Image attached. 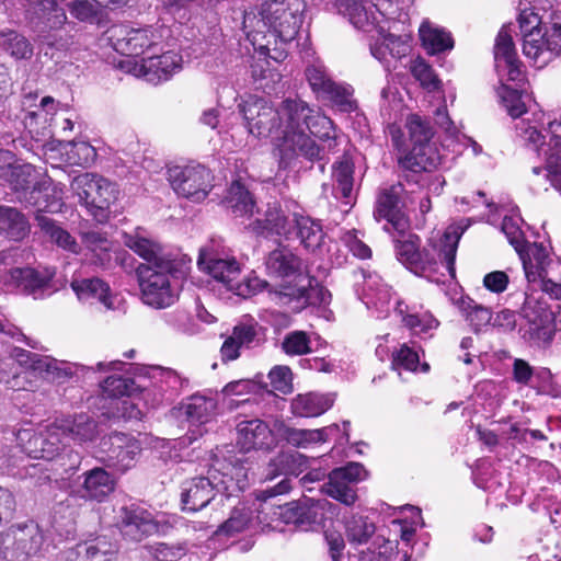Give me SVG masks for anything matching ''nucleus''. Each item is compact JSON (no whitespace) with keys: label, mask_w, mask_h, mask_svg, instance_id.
Instances as JSON below:
<instances>
[{"label":"nucleus","mask_w":561,"mask_h":561,"mask_svg":"<svg viewBox=\"0 0 561 561\" xmlns=\"http://www.w3.org/2000/svg\"><path fill=\"white\" fill-rule=\"evenodd\" d=\"M314 110L300 99H286L279 106L280 128V164L289 167L294 159L302 158L311 163H318L319 170L324 171L328 163V150L306 134Z\"/></svg>","instance_id":"1"},{"label":"nucleus","mask_w":561,"mask_h":561,"mask_svg":"<svg viewBox=\"0 0 561 561\" xmlns=\"http://www.w3.org/2000/svg\"><path fill=\"white\" fill-rule=\"evenodd\" d=\"M247 470L240 459L216 460L206 476H196L181 483L183 511L198 512L206 507L217 494L230 497L243 488Z\"/></svg>","instance_id":"2"},{"label":"nucleus","mask_w":561,"mask_h":561,"mask_svg":"<svg viewBox=\"0 0 561 561\" xmlns=\"http://www.w3.org/2000/svg\"><path fill=\"white\" fill-rule=\"evenodd\" d=\"M460 237L461 232H458L457 229L448 228L444 233L440 249L431 245L421 250L420 237L409 232L407 239L394 240L396 256L415 275L439 283L440 277L438 275H445L439 273L440 266H444L453 278L455 277V260Z\"/></svg>","instance_id":"3"},{"label":"nucleus","mask_w":561,"mask_h":561,"mask_svg":"<svg viewBox=\"0 0 561 561\" xmlns=\"http://www.w3.org/2000/svg\"><path fill=\"white\" fill-rule=\"evenodd\" d=\"M549 25L548 27L535 8H525L518 15L523 53L538 68L547 66L561 53V13H552Z\"/></svg>","instance_id":"4"},{"label":"nucleus","mask_w":561,"mask_h":561,"mask_svg":"<svg viewBox=\"0 0 561 561\" xmlns=\"http://www.w3.org/2000/svg\"><path fill=\"white\" fill-rule=\"evenodd\" d=\"M188 265L183 260L157 265L139 264L136 275L141 290L142 301L157 309H163L178 299L179 279L184 278Z\"/></svg>","instance_id":"5"},{"label":"nucleus","mask_w":561,"mask_h":561,"mask_svg":"<svg viewBox=\"0 0 561 561\" xmlns=\"http://www.w3.org/2000/svg\"><path fill=\"white\" fill-rule=\"evenodd\" d=\"M4 352L9 354V360L15 362L21 367V371L14 373L11 380H5L11 389L24 388V382L21 379H26L23 374H26L27 370L38 374L49 382L62 385L73 379L80 368L77 364L34 354L16 346H7Z\"/></svg>","instance_id":"6"},{"label":"nucleus","mask_w":561,"mask_h":561,"mask_svg":"<svg viewBox=\"0 0 561 561\" xmlns=\"http://www.w3.org/2000/svg\"><path fill=\"white\" fill-rule=\"evenodd\" d=\"M324 476L322 470H312L301 478L300 483L309 492L318 489L345 506H352L358 499L355 485L365 480L368 472L362 463L351 461L333 469L328 474V481L319 483Z\"/></svg>","instance_id":"7"},{"label":"nucleus","mask_w":561,"mask_h":561,"mask_svg":"<svg viewBox=\"0 0 561 561\" xmlns=\"http://www.w3.org/2000/svg\"><path fill=\"white\" fill-rule=\"evenodd\" d=\"M71 191L79 197L91 216L99 222L108 220L111 206L116 202L118 190L116 184L93 173H81L70 183Z\"/></svg>","instance_id":"8"},{"label":"nucleus","mask_w":561,"mask_h":561,"mask_svg":"<svg viewBox=\"0 0 561 561\" xmlns=\"http://www.w3.org/2000/svg\"><path fill=\"white\" fill-rule=\"evenodd\" d=\"M407 191L400 182L382 186L378 190L374 209V218L377 221L386 220L383 229L388 232L396 231L400 237H405L410 229V219L405 214Z\"/></svg>","instance_id":"9"},{"label":"nucleus","mask_w":561,"mask_h":561,"mask_svg":"<svg viewBox=\"0 0 561 561\" xmlns=\"http://www.w3.org/2000/svg\"><path fill=\"white\" fill-rule=\"evenodd\" d=\"M405 126L412 148L408 154L399 160L400 165L413 173L428 171L435 165L433 158L430 156V140L434 135L430 121L417 114H411Z\"/></svg>","instance_id":"10"},{"label":"nucleus","mask_w":561,"mask_h":561,"mask_svg":"<svg viewBox=\"0 0 561 561\" xmlns=\"http://www.w3.org/2000/svg\"><path fill=\"white\" fill-rule=\"evenodd\" d=\"M168 179L179 196L196 203L204 201L214 186L211 171L199 163L174 165L168 170Z\"/></svg>","instance_id":"11"},{"label":"nucleus","mask_w":561,"mask_h":561,"mask_svg":"<svg viewBox=\"0 0 561 561\" xmlns=\"http://www.w3.org/2000/svg\"><path fill=\"white\" fill-rule=\"evenodd\" d=\"M43 543V531L33 520L12 525L2 534V559L26 561L41 551Z\"/></svg>","instance_id":"12"},{"label":"nucleus","mask_w":561,"mask_h":561,"mask_svg":"<svg viewBox=\"0 0 561 561\" xmlns=\"http://www.w3.org/2000/svg\"><path fill=\"white\" fill-rule=\"evenodd\" d=\"M140 451V444L133 436L113 432L101 438L99 459L105 467L125 473L136 465Z\"/></svg>","instance_id":"13"},{"label":"nucleus","mask_w":561,"mask_h":561,"mask_svg":"<svg viewBox=\"0 0 561 561\" xmlns=\"http://www.w3.org/2000/svg\"><path fill=\"white\" fill-rule=\"evenodd\" d=\"M239 107L251 135L280 140L279 107L274 108L265 99L256 96H250Z\"/></svg>","instance_id":"14"},{"label":"nucleus","mask_w":561,"mask_h":561,"mask_svg":"<svg viewBox=\"0 0 561 561\" xmlns=\"http://www.w3.org/2000/svg\"><path fill=\"white\" fill-rule=\"evenodd\" d=\"M261 21L283 42H290L298 34L302 24V14L298 5L293 7L285 0L264 2L260 10Z\"/></svg>","instance_id":"15"},{"label":"nucleus","mask_w":561,"mask_h":561,"mask_svg":"<svg viewBox=\"0 0 561 561\" xmlns=\"http://www.w3.org/2000/svg\"><path fill=\"white\" fill-rule=\"evenodd\" d=\"M307 467V457L297 451H282L272 458L267 466L266 478L274 479L284 476L276 485L264 490V500L285 494L291 489V478L298 477Z\"/></svg>","instance_id":"16"},{"label":"nucleus","mask_w":561,"mask_h":561,"mask_svg":"<svg viewBox=\"0 0 561 561\" xmlns=\"http://www.w3.org/2000/svg\"><path fill=\"white\" fill-rule=\"evenodd\" d=\"M116 526L123 537L134 542L158 533L159 524L152 514L137 504L122 506L116 516Z\"/></svg>","instance_id":"17"},{"label":"nucleus","mask_w":561,"mask_h":561,"mask_svg":"<svg viewBox=\"0 0 561 561\" xmlns=\"http://www.w3.org/2000/svg\"><path fill=\"white\" fill-rule=\"evenodd\" d=\"M111 41L114 49L126 56H140L150 54L158 47V38L150 28H129L116 26L111 31Z\"/></svg>","instance_id":"18"},{"label":"nucleus","mask_w":561,"mask_h":561,"mask_svg":"<svg viewBox=\"0 0 561 561\" xmlns=\"http://www.w3.org/2000/svg\"><path fill=\"white\" fill-rule=\"evenodd\" d=\"M54 273L48 270L39 272L32 267H14L2 273V285L9 290H19L37 299L50 289Z\"/></svg>","instance_id":"19"},{"label":"nucleus","mask_w":561,"mask_h":561,"mask_svg":"<svg viewBox=\"0 0 561 561\" xmlns=\"http://www.w3.org/2000/svg\"><path fill=\"white\" fill-rule=\"evenodd\" d=\"M35 169L30 163L8 162L2 167V188L4 198L11 203L24 205L34 185Z\"/></svg>","instance_id":"20"},{"label":"nucleus","mask_w":561,"mask_h":561,"mask_svg":"<svg viewBox=\"0 0 561 561\" xmlns=\"http://www.w3.org/2000/svg\"><path fill=\"white\" fill-rule=\"evenodd\" d=\"M329 504L324 499L316 500L305 495L302 501L279 506L278 516L285 524L307 529L322 519L323 511Z\"/></svg>","instance_id":"21"},{"label":"nucleus","mask_w":561,"mask_h":561,"mask_svg":"<svg viewBox=\"0 0 561 561\" xmlns=\"http://www.w3.org/2000/svg\"><path fill=\"white\" fill-rule=\"evenodd\" d=\"M237 443L243 450H270L276 445L275 428L261 419L240 420L236 426Z\"/></svg>","instance_id":"22"},{"label":"nucleus","mask_w":561,"mask_h":561,"mask_svg":"<svg viewBox=\"0 0 561 561\" xmlns=\"http://www.w3.org/2000/svg\"><path fill=\"white\" fill-rule=\"evenodd\" d=\"M244 228L264 238L276 236L290 239L293 237V219L276 203L268 204L264 217L250 221Z\"/></svg>","instance_id":"23"},{"label":"nucleus","mask_w":561,"mask_h":561,"mask_svg":"<svg viewBox=\"0 0 561 561\" xmlns=\"http://www.w3.org/2000/svg\"><path fill=\"white\" fill-rule=\"evenodd\" d=\"M197 264L214 279L222 283L228 290L240 275V266L234 257H221L213 249H201Z\"/></svg>","instance_id":"24"},{"label":"nucleus","mask_w":561,"mask_h":561,"mask_svg":"<svg viewBox=\"0 0 561 561\" xmlns=\"http://www.w3.org/2000/svg\"><path fill=\"white\" fill-rule=\"evenodd\" d=\"M516 252L522 261L528 283H536L539 277L553 274L554 270H552L550 263H556L557 261L549 257L547 248L541 243L526 241Z\"/></svg>","instance_id":"25"},{"label":"nucleus","mask_w":561,"mask_h":561,"mask_svg":"<svg viewBox=\"0 0 561 561\" xmlns=\"http://www.w3.org/2000/svg\"><path fill=\"white\" fill-rule=\"evenodd\" d=\"M337 431L339 425L336 424L319 430H304L293 427L284 421L275 422V435L277 439L284 440L296 448H308L313 444L327 442L329 437Z\"/></svg>","instance_id":"26"},{"label":"nucleus","mask_w":561,"mask_h":561,"mask_svg":"<svg viewBox=\"0 0 561 561\" xmlns=\"http://www.w3.org/2000/svg\"><path fill=\"white\" fill-rule=\"evenodd\" d=\"M24 206L36 208V214L45 215V213H58L61 210L62 201L53 180L43 175L32 186V192L24 203Z\"/></svg>","instance_id":"27"},{"label":"nucleus","mask_w":561,"mask_h":561,"mask_svg":"<svg viewBox=\"0 0 561 561\" xmlns=\"http://www.w3.org/2000/svg\"><path fill=\"white\" fill-rule=\"evenodd\" d=\"M266 270L270 275L278 278L304 277V262L286 247L271 251L265 260Z\"/></svg>","instance_id":"28"},{"label":"nucleus","mask_w":561,"mask_h":561,"mask_svg":"<svg viewBox=\"0 0 561 561\" xmlns=\"http://www.w3.org/2000/svg\"><path fill=\"white\" fill-rule=\"evenodd\" d=\"M61 436H68L79 444L93 442L100 434L98 422L85 413L56 420Z\"/></svg>","instance_id":"29"},{"label":"nucleus","mask_w":561,"mask_h":561,"mask_svg":"<svg viewBox=\"0 0 561 561\" xmlns=\"http://www.w3.org/2000/svg\"><path fill=\"white\" fill-rule=\"evenodd\" d=\"M222 203L234 219H250L259 213L252 193L240 181L231 183Z\"/></svg>","instance_id":"30"},{"label":"nucleus","mask_w":561,"mask_h":561,"mask_svg":"<svg viewBox=\"0 0 561 561\" xmlns=\"http://www.w3.org/2000/svg\"><path fill=\"white\" fill-rule=\"evenodd\" d=\"M535 302H537V300L531 295L524 293L522 311L524 316L529 319V330L527 333L529 334V340L534 343L548 345L551 343L554 334L551 325L553 320L552 312L539 306L541 313L538 316V319L531 318L529 310L533 309Z\"/></svg>","instance_id":"31"},{"label":"nucleus","mask_w":561,"mask_h":561,"mask_svg":"<svg viewBox=\"0 0 561 561\" xmlns=\"http://www.w3.org/2000/svg\"><path fill=\"white\" fill-rule=\"evenodd\" d=\"M354 163L350 158H342L332 165L331 192L335 199L350 205L354 198Z\"/></svg>","instance_id":"32"},{"label":"nucleus","mask_w":561,"mask_h":561,"mask_svg":"<svg viewBox=\"0 0 561 561\" xmlns=\"http://www.w3.org/2000/svg\"><path fill=\"white\" fill-rule=\"evenodd\" d=\"M82 497L102 502L115 489V479L103 468H93L83 473Z\"/></svg>","instance_id":"33"},{"label":"nucleus","mask_w":561,"mask_h":561,"mask_svg":"<svg viewBox=\"0 0 561 561\" xmlns=\"http://www.w3.org/2000/svg\"><path fill=\"white\" fill-rule=\"evenodd\" d=\"M217 410V400L213 397L195 393L181 403L180 412L192 424H204L213 419Z\"/></svg>","instance_id":"34"},{"label":"nucleus","mask_w":561,"mask_h":561,"mask_svg":"<svg viewBox=\"0 0 561 561\" xmlns=\"http://www.w3.org/2000/svg\"><path fill=\"white\" fill-rule=\"evenodd\" d=\"M157 48L151 50V54L142 59V68L146 75H153L159 81H167L181 69L182 59L174 51H165L161 55H157Z\"/></svg>","instance_id":"35"},{"label":"nucleus","mask_w":561,"mask_h":561,"mask_svg":"<svg viewBox=\"0 0 561 561\" xmlns=\"http://www.w3.org/2000/svg\"><path fill=\"white\" fill-rule=\"evenodd\" d=\"M35 220L37 226L41 228L44 234L49 238L51 243L69 253H80L81 247L75 237H72L66 229H64L56 220L42 214H36Z\"/></svg>","instance_id":"36"},{"label":"nucleus","mask_w":561,"mask_h":561,"mask_svg":"<svg viewBox=\"0 0 561 561\" xmlns=\"http://www.w3.org/2000/svg\"><path fill=\"white\" fill-rule=\"evenodd\" d=\"M304 280L306 284L291 288V291L285 295L295 298L302 306H327L330 304L331 293L321 286L316 277L306 275L299 282Z\"/></svg>","instance_id":"37"},{"label":"nucleus","mask_w":561,"mask_h":561,"mask_svg":"<svg viewBox=\"0 0 561 561\" xmlns=\"http://www.w3.org/2000/svg\"><path fill=\"white\" fill-rule=\"evenodd\" d=\"M333 404L330 394L306 393L298 394L291 402V411L301 417H313L323 414Z\"/></svg>","instance_id":"38"},{"label":"nucleus","mask_w":561,"mask_h":561,"mask_svg":"<svg viewBox=\"0 0 561 561\" xmlns=\"http://www.w3.org/2000/svg\"><path fill=\"white\" fill-rule=\"evenodd\" d=\"M124 244L133 250L136 254L142 257L146 263L150 265H157L165 262H179L176 259L167 257L159 244L153 241L139 237L137 234H125Z\"/></svg>","instance_id":"39"},{"label":"nucleus","mask_w":561,"mask_h":561,"mask_svg":"<svg viewBox=\"0 0 561 561\" xmlns=\"http://www.w3.org/2000/svg\"><path fill=\"white\" fill-rule=\"evenodd\" d=\"M116 553V546L105 537L79 543L76 547V561H111Z\"/></svg>","instance_id":"40"},{"label":"nucleus","mask_w":561,"mask_h":561,"mask_svg":"<svg viewBox=\"0 0 561 561\" xmlns=\"http://www.w3.org/2000/svg\"><path fill=\"white\" fill-rule=\"evenodd\" d=\"M31 230L26 216L14 207L2 206V236L12 241H22Z\"/></svg>","instance_id":"41"},{"label":"nucleus","mask_w":561,"mask_h":561,"mask_svg":"<svg viewBox=\"0 0 561 561\" xmlns=\"http://www.w3.org/2000/svg\"><path fill=\"white\" fill-rule=\"evenodd\" d=\"M80 300L96 298L106 308L112 307L110 286L99 277L73 279L70 284Z\"/></svg>","instance_id":"42"},{"label":"nucleus","mask_w":561,"mask_h":561,"mask_svg":"<svg viewBox=\"0 0 561 561\" xmlns=\"http://www.w3.org/2000/svg\"><path fill=\"white\" fill-rule=\"evenodd\" d=\"M296 236L308 250H316L321 245L323 231L320 224L307 216L294 215L293 236Z\"/></svg>","instance_id":"43"},{"label":"nucleus","mask_w":561,"mask_h":561,"mask_svg":"<svg viewBox=\"0 0 561 561\" xmlns=\"http://www.w3.org/2000/svg\"><path fill=\"white\" fill-rule=\"evenodd\" d=\"M420 37L424 48L431 55L440 54L454 47V41L448 32L426 24L421 25Z\"/></svg>","instance_id":"44"},{"label":"nucleus","mask_w":561,"mask_h":561,"mask_svg":"<svg viewBox=\"0 0 561 561\" xmlns=\"http://www.w3.org/2000/svg\"><path fill=\"white\" fill-rule=\"evenodd\" d=\"M309 133L319 138L321 141L327 145H318L319 147H324L328 150V156L336 146V136L335 129L333 126V122L314 111L311 121L309 122L308 128Z\"/></svg>","instance_id":"45"},{"label":"nucleus","mask_w":561,"mask_h":561,"mask_svg":"<svg viewBox=\"0 0 561 561\" xmlns=\"http://www.w3.org/2000/svg\"><path fill=\"white\" fill-rule=\"evenodd\" d=\"M39 459L54 460L61 450V433L56 421L38 431Z\"/></svg>","instance_id":"46"},{"label":"nucleus","mask_w":561,"mask_h":561,"mask_svg":"<svg viewBox=\"0 0 561 561\" xmlns=\"http://www.w3.org/2000/svg\"><path fill=\"white\" fill-rule=\"evenodd\" d=\"M101 390L104 399H121L134 396L138 387L131 378L113 375L103 381Z\"/></svg>","instance_id":"47"},{"label":"nucleus","mask_w":561,"mask_h":561,"mask_svg":"<svg viewBox=\"0 0 561 561\" xmlns=\"http://www.w3.org/2000/svg\"><path fill=\"white\" fill-rule=\"evenodd\" d=\"M81 239L85 247L92 252L93 257H95L93 260L94 264L105 265L110 262V243L106 234L94 230L82 231Z\"/></svg>","instance_id":"48"},{"label":"nucleus","mask_w":561,"mask_h":561,"mask_svg":"<svg viewBox=\"0 0 561 561\" xmlns=\"http://www.w3.org/2000/svg\"><path fill=\"white\" fill-rule=\"evenodd\" d=\"M376 527L368 517L354 515L345 524L346 537L351 543H366L375 534Z\"/></svg>","instance_id":"49"},{"label":"nucleus","mask_w":561,"mask_h":561,"mask_svg":"<svg viewBox=\"0 0 561 561\" xmlns=\"http://www.w3.org/2000/svg\"><path fill=\"white\" fill-rule=\"evenodd\" d=\"M2 50L15 60L30 59L33 55L30 41L14 31L2 33Z\"/></svg>","instance_id":"50"},{"label":"nucleus","mask_w":561,"mask_h":561,"mask_svg":"<svg viewBox=\"0 0 561 561\" xmlns=\"http://www.w3.org/2000/svg\"><path fill=\"white\" fill-rule=\"evenodd\" d=\"M459 308L474 332H479L492 320V311L470 298L461 299Z\"/></svg>","instance_id":"51"},{"label":"nucleus","mask_w":561,"mask_h":561,"mask_svg":"<svg viewBox=\"0 0 561 561\" xmlns=\"http://www.w3.org/2000/svg\"><path fill=\"white\" fill-rule=\"evenodd\" d=\"M352 96L353 89L351 87L334 81L320 99L329 100L341 112L351 113L357 107V104Z\"/></svg>","instance_id":"52"},{"label":"nucleus","mask_w":561,"mask_h":561,"mask_svg":"<svg viewBox=\"0 0 561 561\" xmlns=\"http://www.w3.org/2000/svg\"><path fill=\"white\" fill-rule=\"evenodd\" d=\"M550 140L546 148L541 147V154L546 158V171H561V136L556 133L561 129V123L551 122Z\"/></svg>","instance_id":"53"},{"label":"nucleus","mask_w":561,"mask_h":561,"mask_svg":"<svg viewBox=\"0 0 561 561\" xmlns=\"http://www.w3.org/2000/svg\"><path fill=\"white\" fill-rule=\"evenodd\" d=\"M340 9L348 16L350 22L358 28L378 23L374 12H369L358 0H342Z\"/></svg>","instance_id":"54"},{"label":"nucleus","mask_w":561,"mask_h":561,"mask_svg":"<svg viewBox=\"0 0 561 561\" xmlns=\"http://www.w3.org/2000/svg\"><path fill=\"white\" fill-rule=\"evenodd\" d=\"M305 75L311 90L317 94L318 98H321V95L334 82V80L328 73L324 65L320 61H316L312 65H309L306 68Z\"/></svg>","instance_id":"55"},{"label":"nucleus","mask_w":561,"mask_h":561,"mask_svg":"<svg viewBox=\"0 0 561 561\" xmlns=\"http://www.w3.org/2000/svg\"><path fill=\"white\" fill-rule=\"evenodd\" d=\"M2 4L7 11H11L10 15L18 16L19 12H39L51 11L57 5L56 0H2Z\"/></svg>","instance_id":"56"},{"label":"nucleus","mask_w":561,"mask_h":561,"mask_svg":"<svg viewBox=\"0 0 561 561\" xmlns=\"http://www.w3.org/2000/svg\"><path fill=\"white\" fill-rule=\"evenodd\" d=\"M282 350L290 356L306 355L311 352V341L305 331H291L282 342Z\"/></svg>","instance_id":"57"},{"label":"nucleus","mask_w":561,"mask_h":561,"mask_svg":"<svg viewBox=\"0 0 561 561\" xmlns=\"http://www.w3.org/2000/svg\"><path fill=\"white\" fill-rule=\"evenodd\" d=\"M250 522V512L245 508L234 507L230 517L215 530V535L233 536L244 530Z\"/></svg>","instance_id":"58"},{"label":"nucleus","mask_w":561,"mask_h":561,"mask_svg":"<svg viewBox=\"0 0 561 561\" xmlns=\"http://www.w3.org/2000/svg\"><path fill=\"white\" fill-rule=\"evenodd\" d=\"M12 435L15 436L16 447L21 453L30 458L39 459L38 432L33 428H22Z\"/></svg>","instance_id":"59"},{"label":"nucleus","mask_w":561,"mask_h":561,"mask_svg":"<svg viewBox=\"0 0 561 561\" xmlns=\"http://www.w3.org/2000/svg\"><path fill=\"white\" fill-rule=\"evenodd\" d=\"M411 72L413 77L420 81L422 87L426 88L427 90L434 91L439 88V79L434 73L432 67L425 62L424 59H415L411 66Z\"/></svg>","instance_id":"60"},{"label":"nucleus","mask_w":561,"mask_h":561,"mask_svg":"<svg viewBox=\"0 0 561 561\" xmlns=\"http://www.w3.org/2000/svg\"><path fill=\"white\" fill-rule=\"evenodd\" d=\"M262 328L257 323H240L233 328L232 336L241 347H253L260 343L259 332Z\"/></svg>","instance_id":"61"},{"label":"nucleus","mask_w":561,"mask_h":561,"mask_svg":"<svg viewBox=\"0 0 561 561\" xmlns=\"http://www.w3.org/2000/svg\"><path fill=\"white\" fill-rule=\"evenodd\" d=\"M494 56L496 61H504V64H511L516 59V51L512 36L504 27H502L496 37Z\"/></svg>","instance_id":"62"},{"label":"nucleus","mask_w":561,"mask_h":561,"mask_svg":"<svg viewBox=\"0 0 561 561\" xmlns=\"http://www.w3.org/2000/svg\"><path fill=\"white\" fill-rule=\"evenodd\" d=\"M69 13L81 22H94L99 15V9L88 0H69L66 2Z\"/></svg>","instance_id":"63"},{"label":"nucleus","mask_w":561,"mask_h":561,"mask_svg":"<svg viewBox=\"0 0 561 561\" xmlns=\"http://www.w3.org/2000/svg\"><path fill=\"white\" fill-rule=\"evenodd\" d=\"M553 274L546 277H539L540 288L542 293L549 295L551 298L561 300V261L550 263Z\"/></svg>","instance_id":"64"}]
</instances>
